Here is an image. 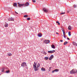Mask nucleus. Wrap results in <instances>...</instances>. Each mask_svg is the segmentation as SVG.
Returning a JSON list of instances; mask_svg holds the SVG:
<instances>
[{
    "mask_svg": "<svg viewBox=\"0 0 77 77\" xmlns=\"http://www.w3.org/2000/svg\"><path fill=\"white\" fill-rule=\"evenodd\" d=\"M70 74H75L76 73H77V70L75 69H73L70 71Z\"/></svg>",
    "mask_w": 77,
    "mask_h": 77,
    "instance_id": "f257e3e1",
    "label": "nucleus"
},
{
    "mask_svg": "<svg viewBox=\"0 0 77 77\" xmlns=\"http://www.w3.org/2000/svg\"><path fill=\"white\" fill-rule=\"evenodd\" d=\"M50 42V41L48 40H44L43 41V43L45 44H49Z\"/></svg>",
    "mask_w": 77,
    "mask_h": 77,
    "instance_id": "f03ea898",
    "label": "nucleus"
},
{
    "mask_svg": "<svg viewBox=\"0 0 77 77\" xmlns=\"http://www.w3.org/2000/svg\"><path fill=\"white\" fill-rule=\"evenodd\" d=\"M18 4L19 7H23V6H24L25 4H22L20 3H18Z\"/></svg>",
    "mask_w": 77,
    "mask_h": 77,
    "instance_id": "7ed1b4c3",
    "label": "nucleus"
},
{
    "mask_svg": "<svg viewBox=\"0 0 77 77\" xmlns=\"http://www.w3.org/2000/svg\"><path fill=\"white\" fill-rule=\"evenodd\" d=\"M26 64V63L25 62L21 64V66H22V67H24V66H27Z\"/></svg>",
    "mask_w": 77,
    "mask_h": 77,
    "instance_id": "20e7f679",
    "label": "nucleus"
},
{
    "mask_svg": "<svg viewBox=\"0 0 77 77\" xmlns=\"http://www.w3.org/2000/svg\"><path fill=\"white\" fill-rule=\"evenodd\" d=\"M8 21H14V18H12L11 17H8Z\"/></svg>",
    "mask_w": 77,
    "mask_h": 77,
    "instance_id": "39448f33",
    "label": "nucleus"
},
{
    "mask_svg": "<svg viewBox=\"0 0 77 77\" xmlns=\"http://www.w3.org/2000/svg\"><path fill=\"white\" fill-rule=\"evenodd\" d=\"M56 51L55 50H54L53 51H48V53H53Z\"/></svg>",
    "mask_w": 77,
    "mask_h": 77,
    "instance_id": "423d86ee",
    "label": "nucleus"
},
{
    "mask_svg": "<svg viewBox=\"0 0 77 77\" xmlns=\"http://www.w3.org/2000/svg\"><path fill=\"white\" fill-rule=\"evenodd\" d=\"M33 68L34 69V71H38V69H39V68L36 67H34Z\"/></svg>",
    "mask_w": 77,
    "mask_h": 77,
    "instance_id": "0eeeda50",
    "label": "nucleus"
},
{
    "mask_svg": "<svg viewBox=\"0 0 77 77\" xmlns=\"http://www.w3.org/2000/svg\"><path fill=\"white\" fill-rule=\"evenodd\" d=\"M53 57H54V56H53V55H52L49 58V60H51Z\"/></svg>",
    "mask_w": 77,
    "mask_h": 77,
    "instance_id": "6e6552de",
    "label": "nucleus"
},
{
    "mask_svg": "<svg viewBox=\"0 0 77 77\" xmlns=\"http://www.w3.org/2000/svg\"><path fill=\"white\" fill-rule=\"evenodd\" d=\"M36 63L35 62H34V63L33 64V68H35V67H36Z\"/></svg>",
    "mask_w": 77,
    "mask_h": 77,
    "instance_id": "1a4fd4ad",
    "label": "nucleus"
},
{
    "mask_svg": "<svg viewBox=\"0 0 77 77\" xmlns=\"http://www.w3.org/2000/svg\"><path fill=\"white\" fill-rule=\"evenodd\" d=\"M43 9L45 12H48V10L47 9L45 8H43Z\"/></svg>",
    "mask_w": 77,
    "mask_h": 77,
    "instance_id": "9d476101",
    "label": "nucleus"
},
{
    "mask_svg": "<svg viewBox=\"0 0 77 77\" xmlns=\"http://www.w3.org/2000/svg\"><path fill=\"white\" fill-rule=\"evenodd\" d=\"M24 5H25V6H29V3L27 2L25 3Z\"/></svg>",
    "mask_w": 77,
    "mask_h": 77,
    "instance_id": "9b49d317",
    "label": "nucleus"
},
{
    "mask_svg": "<svg viewBox=\"0 0 77 77\" xmlns=\"http://www.w3.org/2000/svg\"><path fill=\"white\" fill-rule=\"evenodd\" d=\"M72 29V28L71 27V26H69L68 27V29L69 30H71Z\"/></svg>",
    "mask_w": 77,
    "mask_h": 77,
    "instance_id": "f8f14e48",
    "label": "nucleus"
},
{
    "mask_svg": "<svg viewBox=\"0 0 77 77\" xmlns=\"http://www.w3.org/2000/svg\"><path fill=\"white\" fill-rule=\"evenodd\" d=\"M41 70L42 71H45V69L44 67H42L41 68Z\"/></svg>",
    "mask_w": 77,
    "mask_h": 77,
    "instance_id": "ddd939ff",
    "label": "nucleus"
},
{
    "mask_svg": "<svg viewBox=\"0 0 77 77\" xmlns=\"http://www.w3.org/2000/svg\"><path fill=\"white\" fill-rule=\"evenodd\" d=\"M5 27H7L8 26V24L7 23H5V25H4Z\"/></svg>",
    "mask_w": 77,
    "mask_h": 77,
    "instance_id": "4468645a",
    "label": "nucleus"
},
{
    "mask_svg": "<svg viewBox=\"0 0 77 77\" xmlns=\"http://www.w3.org/2000/svg\"><path fill=\"white\" fill-rule=\"evenodd\" d=\"M63 36L65 39H66V35H65V32L63 33Z\"/></svg>",
    "mask_w": 77,
    "mask_h": 77,
    "instance_id": "2eb2a0df",
    "label": "nucleus"
},
{
    "mask_svg": "<svg viewBox=\"0 0 77 77\" xmlns=\"http://www.w3.org/2000/svg\"><path fill=\"white\" fill-rule=\"evenodd\" d=\"M15 7H17V4L16 3H14L13 5Z\"/></svg>",
    "mask_w": 77,
    "mask_h": 77,
    "instance_id": "dca6fc26",
    "label": "nucleus"
},
{
    "mask_svg": "<svg viewBox=\"0 0 77 77\" xmlns=\"http://www.w3.org/2000/svg\"><path fill=\"white\" fill-rule=\"evenodd\" d=\"M38 36L39 37H41L42 36V34H41V33H39L38 34Z\"/></svg>",
    "mask_w": 77,
    "mask_h": 77,
    "instance_id": "f3484780",
    "label": "nucleus"
},
{
    "mask_svg": "<svg viewBox=\"0 0 77 77\" xmlns=\"http://www.w3.org/2000/svg\"><path fill=\"white\" fill-rule=\"evenodd\" d=\"M51 47L53 48H55V46L54 45H51Z\"/></svg>",
    "mask_w": 77,
    "mask_h": 77,
    "instance_id": "a211bd4d",
    "label": "nucleus"
},
{
    "mask_svg": "<svg viewBox=\"0 0 77 77\" xmlns=\"http://www.w3.org/2000/svg\"><path fill=\"white\" fill-rule=\"evenodd\" d=\"M54 70H55V72H58V71H59V69H55Z\"/></svg>",
    "mask_w": 77,
    "mask_h": 77,
    "instance_id": "6ab92c4d",
    "label": "nucleus"
},
{
    "mask_svg": "<svg viewBox=\"0 0 77 77\" xmlns=\"http://www.w3.org/2000/svg\"><path fill=\"white\" fill-rule=\"evenodd\" d=\"M68 44V42H66L64 43L63 45H66V44Z\"/></svg>",
    "mask_w": 77,
    "mask_h": 77,
    "instance_id": "aec40b11",
    "label": "nucleus"
},
{
    "mask_svg": "<svg viewBox=\"0 0 77 77\" xmlns=\"http://www.w3.org/2000/svg\"><path fill=\"white\" fill-rule=\"evenodd\" d=\"M24 17L25 18L28 17V15H25L24 16Z\"/></svg>",
    "mask_w": 77,
    "mask_h": 77,
    "instance_id": "412c9836",
    "label": "nucleus"
},
{
    "mask_svg": "<svg viewBox=\"0 0 77 77\" xmlns=\"http://www.w3.org/2000/svg\"><path fill=\"white\" fill-rule=\"evenodd\" d=\"M43 53L44 54H45V55L47 54V53L45 52V51H43Z\"/></svg>",
    "mask_w": 77,
    "mask_h": 77,
    "instance_id": "4be33fe9",
    "label": "nucleus"
},
{
    "mask_svg": "<svg viewBox=\"0 0 77 77\" xmlns=\"http://www.w3.org/2000/svg\"><path fill=\"white\" fill-rule=\"evenodd\" d=\"M40 66V64L39 63H38L37 64V67L39 68Z\"/></svg>",
    "mask_w": 77,
    "mask_h": 77,
    "instance_id": "5701e85b",
    "label": "nucleus"
},
{
    "mask_svg": "<svg viewBox=\"0 0 77 77\" xmlns=\"http://www.w3.org/2000/svg\"><path fill=\"white\" fill-rule=\"evenodd\" d=\"M45 59H46V60H48V57H46L45 58Z\"/></svg>",
    "mask_w": 77,
    "mask_h": 77,
    "instance_id": "b1692460",
    "label": "nucleus"
},
{
    "mask_svg": "<svg viewBox=\"0 0 77 77\" xmlns=\"http://www.w3.org/2000/svg\"><path fill=\"white\" fill-rule=\"evenodd\" d=\"M68 35L69 36H71V32H68Z\"/></svg>",
    "mask_w": 77,
    "mask_h": 77,
    "instance_id": "393cba45",
    "label": "nucleus"
},
{
    "mask_svg": "<svg viewBox=\"0 0 77 77\" xmlns=\"http://www.w3.org/2000/svg\"><path fill=\"white\" fill-rule=\"evenodd\" d=\"M5 70V68H3L2 69V72H3Z\"/></svg>",
    "mask_w": 77,
    "mask_h": 77,
    "instance_id": "a878e982",
    "label": "nucleus"
},
{
    "mask_svg": "<svg viewBox=\"0 0 77 77\" xmlns=\"http://www.w3.org/2000/svg\"><path fill=\"white\" fill-rule=\"evenodd\" d=\"M56 23H57L58 24V25H60V23H59V22L57 21L56 22Z\"/></svg>",
    "mask_w": 77,
    "mask_h": 77,
    "instance_id": "bb28decb",
    "label": "nucleus"
},
{
    "mask_svg": "<svg viewBox=\"0 0 77 77\" xmlns=\"http://www.w3.org/2000/svg\"><path fill=\"white\" fill-rule=\"evenodd\" d=\"M62 31L63 33H65V30H63V29L62 28Z\"/></svg>",
    "mask_w": 77,
    "mask_h": 77,
    "instance_id": "cd10ccee",
    "label": "nucleus"
},
{
    "mask_svg": "<svg viewBox=\"0 0 77 77\" xmlns=\"http://www.w3.org/2000/svg\"><path fill=\"white\" fill-rule=\"evenodd\" d=\"M30 19V18L29 17H28L27 18V20H29Z\"/></svg>",
    "mask_w": 77,
    "mask_h": 77,
    "instance_id": "c85d7f7f",
    "label": "nucleus"
},
{
    "mask_svg": "<svg viewBox=\"0 0 77 77\" xmlns=\"http://www.w3.org/2000/svg\"><path fill=\"white\" fill-rule=\"evenodd\" d=\"M6 73H9V70H8L6 71Z\"/></svg>",
    "mask_w": 77,
    "mask_h": 77,
    "instance_id": "c756f323",
    "label": "nucleus"
},
{
    "mask_svg": "<svg viewBox=\"0 0 77 77\" xmlns=\"http://www.w3.org/2000/svg\"><path fill=\"white\" fill-rule=\"evenodd\" d=\"M65 14V12L64 13H61V15H63V14Z\"/></svg>",
    "mask_w": 77,
    "mask_h": 77,
    "instance_id": "7c9ffc66",
    "label": "nucleus"
},
{
    "mask_svg": "<svg viewBox=\"0 0 77 77\" xmlns=\"http://www.w3.org/2000/svg\"><path fill=\"white\" fill-rule=\"evenodd\" d=\"M32 2L34 3H35V2H36V0H32Z\"/></svg>",
    "mask_w": 77,
    "mask_h": 77,
    "instance_id": "2f4dec72",
    "label": "nucleus"
},
{
    "mask_svg": "<svg viewBox=\"0 0 77 77\" xmlns=\"http://www.w3.org/2000/svg\"><path fill=\"white\" fill-rule=\"evenodd\" d=\"M54 72H55V70H54L52 72V73H54Z\"/></svg>",
    "mask_w": 77,
    "mask_h": 77,
    "instance_id": "473e14b6",
    "label": "nucleus"
},
{
    "mask_svg": "<svg viewBox=\"0 0 77 77\" xmlns=\"http://www.w3.org/2000/svg\"><path fill=\"white\" fill-rule=\"evenodd\" d=\"M8 55H9V56H12V54H8Z\"/></svg>",
    "mask_w": 77,
    "mask_h": 77,
    "instance_id": "72a5a7b5",
    "label": "nucleus"
},
{
    "mask_svg": "<svg viewBox=\"0 0 77 77\" xmlns=\"http://www.w3.org/2000/svg\"><path fill=\"white\" fill-rule=\"evenodd\" d=\"M60 42H63V40H60Z\"/></svg>",
    "mask_w": 77,
    "mask_h": 77,
    "instance_id": "f704fd0d",
    "label": "nucleus"
},
{
    "mask_svg": "<svg viewBox=\"0 0 77 77\" xmlns=\"http://www.w3.org/2000/svg\"><path fill=\"white\" fill-rule=\"evenodd\" d=\"M74 8H76V5H74Z\"/></svg>",
    "mask_w": 77,
    "mask_h": 77,
    "instance_id": "c9c22d12",
    "label": "nucleus"
},
{
    "mask_svg": "<svg viewBox=\"0 0 77 77\" xmlns=\"http://www.w3.org/2000/svg\"><path fill=\"white\" fill-rule=\"evenodd\" d=\"M15 14H18V13L17 12L15 11Z\"/></svg>",
    "mask_w": 77,
    "mask_h": 77,
    "instance_id": "e433bc0d",
    "label": "nucleus"
},
{
    "mask_svg": "<svg viewBox=\"0 0 77 77\" xmlns=\"http://www.w3.org/2000/svg\"><path fill=\"white\" fill-rule=\"evenodd\" d=\"M67 39H68V40H69V39H69V38H67Z\"/></svg>",
    "mask_w": 77,
    "mask_h": 77,
    "instance_id": "4c0bfd02",
    "label": "nucleus"
},
{
    "mask_svg": "<svg viewBox=\"0 0 77 77\" xmlns=\"http://www.w3.org/2000/svg\"><path fill=\"white\" fill-rule=\"evenodd\" d=\"M56 33L57 34V35H59V33H58V32H56Z\"/></svg>",
    "mask_w": 77,
    "mask_h": 77,
    "instance_id": "58836bf2",
    "label": "nucleus"
},
{
    "mask_svg": "<svg viewBox=\"0 0 77 77\" xmlns=\"http://www.w3.org/2000/svg\"><path fill=\"white\" fill-rule=\"evenodd\" d=\"M67 13H69V11H67Z\"/></svg>",
    "mask_w": 77,
    "mask_h": 77,
    "instance_id": "ea45409f",
    "label": "nucleus"
},
{
    "mask_svg": "<svg viewBox=\"0 0 77 77\" xmlns=\"http://www.w3.org/2000/svg\"><path fill=\"white\" fill-rule=\"evenodd\" d=\"M74 45H75L74 43H73Z\"/></svg>",
    "mask_w": 77,
    "mask_h": 77,
    "instance_id": "a19ab883",
    "label": "nucleus"
}]
</instances>
